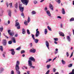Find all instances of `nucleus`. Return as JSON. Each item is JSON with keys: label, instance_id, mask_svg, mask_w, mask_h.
<instances>
[{"label": "nucleus", "instance_id": "nucleus-1", "mask_svg": "<svg viewBox=\"0 0 74 74\" xmlns=\"http://www.w3.org/2000/svg\"><path fill=\"white\" fill-rule=\"evenodd\" d=\"M28 62V65L29 66L30 68H32V69H35V66L32 65V61L33 62H35V59L34 57H30L29 59Z\"/></svg>", "mask_w": 74, "mask_h": 74}, {"label": "nucleus", "instance_id": "nucleus-2", "mask_svg": "<svg viewBox=\"0 0 74 74\" xmlns=\"http://www.w3.org/2000/svg\"><path fill=\"white\" fill-rule=\"evenodd\" d=\"M19 64H20L19 61H17L16 64L15 69L16 72L17 74H21V72H20V71H19Z\"/></svg>", "mask_w": 74, "mask_h": 74}, {"label": "nucleus", "instance_id": "nucleus-3", "mask_svg": "<svg viewBox=\"0 0 74 74\" xmlns=\"http://www.w3.org/2000/svg\"><path fill=\"white\" fill-rule=\"evenodd\" d=\"M22 3L25 5H27L29 3V0H21Z\"/></svg>", "mask_w": 74, "mask_h": 74}, {"label": "nucleus", "instance_id": "nucleus-4", "mask_svg": "<svg viewBox=\"0 0 74 74\" xmlns=\"http://www.w3.org/2000/svg\"><path fill=\"white\" fill-rule=\"evenodd\" d=\"M15 26L17 27V29H21V25H20L19 23V22H16L15 25Z\"/></svg>", "mask_w": 74, "mask_h": 74}, {"label": "nucleus", "instance_id": "nucleus-5", "mask_svg": "<svg viewBox=\"0 0 74 74\" xmlns=\"http://www.w3.org/2000/svg\"><path fill=\"white\" fill-rule=\"evenodd\" d=\"M11 30L9 29L8 31V33L9 35H10V36H14V32L11 33Z\"/></svg>", "mask_w": 74, "mask_h": 74}, {"label": "nucleus", "instance_id": "nucleus-6", "mask_svg": "<svg viewBox=\"0 0 74 74\" xmlns=\"http://www.w3.org/2000/svg\"><path fill=\"white\" fill-rule=\"evenodd\" d=\"M45 44L47 47L48 48V49L49 50V42L48 41H46Z\"/></svg>", "mask_w": 74, "mask_h": 74}, {"label": "nucleus", "instance_id": "nucleus-7", "mask_svg": "<svg viewBox=\"0 0 74 74\" xmlns=\"http://www.w3.org/2000/svg\"><path fill=\"white\" fill-rule=\"evenodd\" d=\"M46 12L49 16H51V13L50 12L49 10H48Z\"/></svg>", "mask_w": 74, "mask_h": 74}, {"label": "nucleus", "instance_id": "nucleus-8", "mask_svg": "<svg viewBox=\"0 0 74 74\" xmlns=\"http://www.w3.org/2000/svg\"><path fill=\"white\" fill-rule=\"evenodd\" d=\"M3 45H4V46L7 45V40H3Z\"/></svg>", "mask_w": 74, "mask_h": 74}, {"label": "nucleus", "instance_id": "nucleus-9", "mask_svg": "<svg viewBox=\"0 0 74 74\" xmlns=\"http://www.w3.org/2000/svg\"><path fill=\"white\" fill-rule=\"evenodd\" d=\"M49 7L50 9H51V10L53 11V6L51 4H49Z\"/></svg>", "mask_w": 74, "mask_h": 74}, {"label": "nucleus", "instance_id": "nucleus-10", "mask_svg": "<svg viewBox=\"0 0 74 74\" xmlns=\"http://www.w3.org/2000/svg\"><path fill=\"white\" fill-rule=\"evenodd\" d=\"M8 15L10 17L11 16V10H8Z\"/></svg>", "mask_w": 74, "mask_h": 74}, {"label": "nucleus", "instance_id": "nucleus-11", "mask_svg": "<svg viewBox=\"0 0 74 74\" xmlns=\"http://www.w3.org/2000/svg\"><path fill=\"white\" fill-rule=\"evenodd\" d=\"M36 51V49L32 48L30 49V52H33V53H35Z\"/></svg>", "mask_w": 74, "mask_h": 74}, {"label": "nucleus", "instance_id": "nucleus-12", "mask_svg": "<svg viewBox=\"0 0 74 74\" xmlns=\"http://www.w3.org/2000/svg\"><path fill=\"white\" fill-rule=\"evenodd\" d=\"M40 32L38 31L36 32V34L35 35V36L36 37H37L39 36L40 35Z\"/></svg>", "mask_w": 74, "mask_h": 74}, {"label": "nucleus", "instance_id": "nucleus-13", "mask_svg": "<svg viewBox=\"0 0 74 74\" xmlns=\"http://www.w3.org/2000/svg\"><path fill=\"white\" fill-rule=\"evenodd\" d=\"M21 12H23V11H24V7H20V8H19Z\"/></svg>", "mask_w": 74, "mask_h": 74}, {"label": "nucleus", "instance_id": "nucleus-14", "mask_svg": "<svg viewBox=\"0 0 74 74\" xmlns=\"http://www.w3.org/2000/svg\"><path fill=\"white\" fill-rule=\"evenodd\" d=\"M12 40L14 43H15L16 42V39L15 37H12Z\"/></svg>", "mask_w": 74, "mask_h": 74}, {"label": "nucleus", "instance_id": "nucleus-15", "mask_svg": "<svg viewBox=\"0 0 74 74\" xmlns=\"http://www.w3.org/2000/svg\"><path fill=\"white\" fill-rule=\"evenodd\" d=\"M59 34L61 36H62V37H64V34L62 32H59Z\"/></svg>", "mask_w": 74, "mask_h": 74}, {"label": "nucleus", "instance_id": "nucleus-16", "mask_svg": "<svg viewBox=\"0 0 74 74\" xmlns=\"http://www.w3.org/2000/svg\"><path fill=\"white\" fill-rule=\"evenodd\" d=\"M67 39L68 41L69 42H70L71 41V38H70V37L69 36H67Z\"/></svg>", "mask_w": 74, "mask_h": 74}, {"label": "nucleus", "instance_id": "nucleus-17", "mask_svg": "<svg viewBox=\"0 0 74 74\" xmlns=\"http://www.w3.org/2000/svg\"><path fill=\"white\" fill-rule=\"evenodd\" d=\"M4 12V10H1L0 12V16H2L3 15V13Z\"/></svg>", "mask_w": 74, "mask_h": 74}, {"label": "nucleus", "instance_id": "nucleus-18", "mask_svg": "<svg viewBox=\"0 0 74 74\" xmlns=\"http://www.w3.org/2000/svg\"><path fill=\"white\" fill-rule=\"evenodd\" d=\"M14 6L15 8H16V9H17L18 7V3H16L14 4Z\"/></svg>", "mask_w": 74, "mask_h": 74}, {"label": "nucleus", "instance_id": "nucleus-19", "mask_svg": "<svg viewBox=\"0 0 74 74\" xmlns=\"http://www.w3.org/2000/svg\"><path fill=\"white\" fill-rule=\"evenodd\" d=\"M22 33L23 34H25L26 33V31H25V29H22Z\"/></svg>", "mask_w": 74, "mask_h": 74}, {"label": "nucleus", "instance_id": "nucleus-20", "mask_svg": "<svg viewBox=\"0 0 74 74\" xmlns=\"http://www.w3.org/2000/svg\"><path fill=\"white\" fill-rule=\"evenodd\" d=\"M4 71V69L3 68H0V73H1L3 71Z\"/></svg>", "mask_w": 74, "mask_h": 74}, {"label": "nucleus", "instance_id": "nucleus-21", "mask_svg": "<svg viewBox=\"0 0 74 74\" xmlns=\"http://www.w3.org/2000/svg\"><path fill=\"white\" fill-rule=\"evenodd\" d=\"M24 24H25V25H26V26L27 25H28V22H27V21L26 20H25L24 21Z\"/></svg>", "mask_w": 74, "mask_h": 74}, {"label": "nucleus", "instance_id": "nucleus-22", "mask_svg": "<svg viewBox=\"0 0 74 74\" xmlns=\"http://www.w3.org/2000/svg\"><path fill=\"white\" fill-rule=\"evenodd\" d=\"M62 14H65V10H64V9L63 8H62Z\"/></svg>", "mask_w": 74, "mask_h": 74}, {"label": "nucleus", "instance_id": "nucleus-23", "mask_svg": "<svg viewBox=\"0 0 74 74\" xmlns=\"http://www.w3.org/2000/svg\"><path fill=\"white\" fill-rule=\"evenodd\" d=\"M72 66H73V64H70L68 65V67L70 68V67H72Z\"/></svg>", "mask_w": 74, "mask_h": 74}, {"label": "nucleus", "instance_id": "nucleus-24", "mask_svg": "<svg viewBox=\"0 0 74 74\" xmlns=\"http://www.w3.org/2000/svg\"><path fill=\"white\" fill-rule=\"evenodd\" d=\"M38 39H36L35 40H34V41L35 43H36V44H37V43H38Z\"/></svg>", "mask_w": 74, "mask_h": 74}, {"label": "nucleus", "instance_id": "nucleus-25", "mask_svg": "<svg viewBox=\"0 0 74 74\" xmlns=\"http://www.w3.org/2000/svg\"><path fill=\"white\" fill-rule=\"evenodd\" d=\"M48 33V30L47 29H45V34H47Z\"/></svg>", "mask_w": 74, "mask_h": 74}, {"label": "nucleus", "instance_id": "nucleus-26", "mask_svg": "<svg viewBox=\"0 0 74 74\" xmlns=\"http://www.w3.org/2000/svg\"><path fill=\"white\" fill-rule=\"evenodd\" d=\"M27 22L28 23H29L30 22V17L28 16V19H27Z\"/></svg>", "mask_w": 74, "mask_h": 74}, {"label": "nucleus", "instance_id": "nucleus-27", "mask_svg": "<svg viewBox=\"0 0 74 74\" xmlns=\"http://www.w3.org/2000/svg\"><path fill=\"white\" fill-rule=\"evenodd\" d=\"M56 51L55 52V54H56L58 53V49H55Z\"/></svg>", "mask_w": 74, "mask_h": 74}, {"label": "nucleus", "instance_id": "nucleus-28", "mask_svg": "<svg viewBox=\"0 0 74 74\" xmlns=\"http://www.w3.org/2000/svg\"><path fill=\"white\" fill-rule=\"evenodd\" d=\"M51 66L50 64H48L47 65V69H49L50 67H51Z\"/></svg>", "mask_w": 74, "mask_h": 74}, {"label": "nucleus", "instance_id": "nucleus-29", "mask_svg": "<svg viewBox=\"0 0 74 74\" xmlns=\"http://www.w3.org/2000/svg\"><path fill=\"white\" fill-rule=\"evenodd\" d=\"M56 2L58 3V4H60V3H61V0H57L56 1Z\"/></svg>", "mask_w": 74, "mask_h": 74}, {"label": "nucleus", "instance_id": "nucleus-30", "mask_svg": "<svg viewBox=\"0 0 74 74\" xmlns=\"http://www.w3.org/2000/svg\"><path fill=\"white\" fill-rule=\"evenodd\" d=\"M47 28L49 30V31H52V29H51V28L49 27V26H47Z\"/></svg>", "mask_w": 74, "mask_h": 74}, {"label": "nucleus", "instance_id": "nucleus-31", "mask_svg": "<svg viewBox=\"0 0 74 74\" xmlns=\"http://www.w3.org/2000/svg\"><path fill=\"white\" fill-rule=\"evenodd\" d=\"M32 15H34L36 14V12H35L34 11H33L32 12Z\"/></svg>", "mask_w": 74, "mask_h": 74}, {"label": "nucleus", "instance_id": "nucleus-32", "mask_svg": "<svg viewBox=\"0 0 74 74\" xmlns=\"http://www.w3.org/2000/svg\"><path fill=\"white\" fill-rule=\"evenodd\" d=\"M9 5H10V8L12 7V3H10Z\"/></svg>", "mask_w": 74, "mask_h": 74}, {"label": "nucleus", "instance_id": "nucleus-33", "mask_svg": "<svg viewBox=\"0 0 74 74\" xmlns=\"http://www.w3.org/2000/svg\"><path fill=\"white\" fill-rule=\"evenodd\" d=\"M21 16H23V18H25V16H24V14H23V12H22L21 14Z\"/></svg>", "mask_w": 74, "mask_h": 74}, {"label": "nucleus", "instance_id": "nucleus-34", "mask_svg": "<svg viewBox=\"0 0 74 74\" xmlns=\"http://www.w3.org/2000/svg\"><path fill=\"white\" fill-rule=\"evenodd\" d=\"M62 62L63 64H66V62L63 60H62Z\"/></svg>", "mask_w": 74, "mask_h": 74}, {"label": "nucleus", "instance_id": "nucleus-35", "mask_svg": "<svg viewBox=\"0 0 74 74\" xmlns=\"http://www.w3.org/2000/svg\"><path fill=\"white\" fill-rule=\"evenodd\" d=\"M44 10L45 11V12H47L48 11V8H47V7H46L44 9Z\"/></svg>", "mask_w": 74, "mask_h": 74}, {"label": "nucleus", "instance_id": "nucleus-36", "mask_svg": "<svg viewBox=\"0 0 74 74\" xmlns=\"http://www.w3.org/2000/svg\"><path fill=\"white\" fill-rule=\"evenodd\" d=\"M70 22H71V21H74V18H71L70 20Z\"/></svg>", "mask_w": 74, "mask_h": 74}, {"label": "nucleus", "instance_id": "nucleus-37", "mask_svg": "<svg viewBox=\"0 0 74 74\" xmlns=\"http://www.w3.org/2000/svg\"><path fill=\"white\" fill-rule=\"evenodd\" d=\"M21 47H19L16 48V50H17V51H19L21 49Z\"/></svg>", "mask_w": 74, "mask_h": 74}, {"label": "nucleus", "instance_id": "nucleus-38", "mask_svg": "<svg viewBox=\"0 0 74 74\" xmlns=\"http://www.w3.org/2000/svg\"><path fill=\"white\" fill-rule=\"evenodd\" d=\"M12 41H11V40H10L8 41V44H12Z\"/></svg>", "mask_w": 74, "mask_h": 74}, {"label": "nucleus", "instance_id": "nucleus-39", "mask_svg": "<svg viewBox=\"0 0 74 74\" xmlns=\"http://www.w3.org/2000/svg\"><path fill=\"white\" fill-rule=\"evenodd\" d=\"M27 34H30V31H29V30L27 29Z\"/></svg>", "mask_w": 74, "mask_h": 74}, {"label": "nucleus", "instance_id": "nucleus-40", "mask_svg": "<svg viewBox=\"0 0 74 74\" xmlns=\"http://www.w3.org/2000/svg\"><path fill=\"white\" fill-rule=\"evenodd\" d=\"M15 51H12L11 52V54L12 55H15Z\"/></svg>", "mask_w": 74, "mask_h": 74}, {"label": "nucleus", "instance_id": "nucleus-41", "mask_svg": "<svg viewBox=\"0 0 74 74\" xmlns=\"http://www.w3.org/2000/svg\"><path fill=\"white\" fill-rule=\"evenodd\" d=\"M21 53L22 54V53H25V50H22L21 51Z\"/></svg>", "mask_w": 74, "mask_h": 74}, {"label": "nucleus", "instance_id": "nucleus-42", "mask_svg": "<svg viewBox=\"0 0 74 74\" xmlns=\"http://www.w3.org/2000/svg\"><path fill=\"white\" fill-rule=\"evenodd\" d=\"M0 49L1 51H3V47H2L1 46H0Z\"/></svg>", "mask_w": 74, "mask_h": 74}, {"label": "nucleus", "instance_id": "nucleus-43", "mask_svg": "<svg viewBox=\"0 0 74 74\" xmlns=\"http://www.w3.org/2000/svg\"><path fill=\"white\" fill-rule=\"evenodd\" d=\"M52 60V59H49L47 60V61L46 62V63H48V62H49L50 61H51Z\"/></svg>", "mask_w": 74, "mask_h": 74}, {"label": "nucleus", "instance_id": "nucleus-44", "mask_svg": "<svg viewBox=\"0 0 74 74\" xmlns=\"http://www.w3.org/2000/svg\"><path fill=\"white\" fill-rule=\"evenodd\" d=\"M50 72V71L49 70H48L47 71L46 73L45 74H49Z\"/></svg>", "mask_w": 74, "mask_h": 74}, {"label": "nucleus", "instance_id": "nucleus-45", "mask_svg": "<svg viewBox=\"0 0 74 74\" xmlns=\"http://www.w3.org/2000/svg\"><path fill=\"white\" fill-rule=\"evenodd\" d=\"M54 40H55V41H57L58 40V38H54Z\"/></svg>", "mask_w": 74, "mask_h": 74}, {"label": "nucleus", "instance_id": "nucleus-46", "mask_svg": "<svg viewBox=\"0 0 74 74\" xmlns=\"http://www.w3.org/2000/svg\"><path fill=\"white\" fill-rule=\"evenodd\" d=\"M3 27L0 28V31L1 32H3Z\"/></svg>", "mask_w": 74, "mask_h": 74}, {"label": "nucleus", "instance_id": "nucleus-47", "mask_svg": "<svg viewBox=\"0 0 74 74\" xmlns=\"http://www.w3.org/2000/svg\"><path fill=\"white\" fill-rule=\"evenodd\" d=\"M14 49H11L10 50H9V51H11V52H14Z\"/></svg>", "mask_w": 74, "mask_h": 74}, {"label": "nucleus", "instance_id": "nucleus-48", "mask_svg": "<svg viewBox=\"0 0 74 74\" xmlns=\"http://www.w3.org/2000/svg\"><path fill=\"white\" fill-rule=\"evenodd\" d=\"M29 46H30V47H32L33 46V43H31L29 44Z\"/></svg>", "mask_w": 74, "mask_h": 74}, {"label": "nucleus", "instance_id": "nucleus-49", "mask_svg": "<svg viewBox=\"0 0 74 74\" xmlns=\"http://www.w3.org/2000/svg\"><path fill=\"white\" fill-rule=\"evenodd\" d=\"M11 74H14V71L13 70H12L11 72Z\"/></svg>", "mask_w": 74, "mask_h": 74}, {"label": "nucleus", "instance_id": "nucleus-50", "mask_svg": "<svg viewBox=\"0 0 74 74\" xmlns=\"http://www.w3.org/2000/svg\"><path fill=\"white\" fill-rule=\"evenodd\" d=\"M6 4L7 5V7H8V6L9 5L8 4V3L6 2Z\"/></svg>", "mask_w": 74, "mask_h": 74}, {"label": "nucleus", "instance_id": "nucleus-51", "mask_svg": "<svg viewBox=\"0 0 74 74\" xmlns=\"http://www.w3.org/2000/svg\"><path fill=\"white\" fill-rule=\"evenodd\" d=\"M66 55H67V57H68L69 56V52H67L66 53Z\"/></svg>", "mask_w": 74, "mask_h": 74}, {"label": "nucleus", "instance_id": "nucleus-52", "mask_svg": "<svg viewBox=\"0 0 74 74\" xmlns=\"http://www.w3.org/2000/svg\"><path fill=\"white\" fill-rule=\"evenodd\" d=\"M73 52H72L71 53V56L70 57V58H71V57H72V56H73Z\"/></svg>", "mask_w": 74, "mask_h": 74}, {"label": "nucleus", "instance_id": "nucleus-53", "mask_svg": "<svg viewBox=\"0 0 74 74\" xmlns=\"http://www.w3.org/2000/svg\"><path fill=\"white\" fill-rule=\"evenodd\" d=\"M56 69H55V68L53 69V72H54V73L56 72Z\"/></svg>", "mask_w": 74, "mask_h": 74}, {"label": "nucleus", "instance_id": "nucleus-54", "mask_svg": "<svg viewBox=\"0 0 74 74\" xmlns=\"http://www.w3.org/2000/svg\"><path fill=\"white\" fill-rule=\"evenodd\" d=\"M34 4H36V3H37V1H36V0L34 1Z\"/></svg>", "mask_w": 74, "mask_h": 74}, {"label": "nucleus", "instance_id": "nucleus-55", "mask_svg": "<svg viewBox=\"0 0 74 74\" xmlns=\"http://www.w3.org/2000/svg\"><path fill=\"white\" fill-rule=\"evenodd\" d=\"M18 34H16L14 36L15 37H18Z\"/></svg>", "mask_w": 74, "mask_h": 74}, {"label": "nucleus", "instance_id": "nucleus-56", "mask_svg": "<svg viewBox=\"0 0 74 74\" xmlns=\"http://www.w3.org/2000/svg\"><path fill=\"white\" fill-rule=\"evenodd\" d=\"M72 73L74 74V69H73L72 70V72H71Z\"/></svg>", "mask_w": 74, "mask_h": 74}, {"label": "nucleus", "instance_id": "nucleus-57", "mask_svg": "<svg viewBox=\"0 0 74 74\" xmlns=\"http://www.w3.org/2000/svg\"><path fill=\"white\" fill-rule=\"evenodd\" d=\"M57 18H59V19H61V18H62L60 16H58L57 17Z\"/></svg>", "mask_w": 74, "mask_h": 74}, {"label": "nucleus", "instance_id": "nucleus-58", "mask_svg": "<svg viewBox=\"0 0 74 74\" xmlns=\"http://www.w3.org/2000/svg\"><path fill=\"white\" fill-rule=\"evenodd\" d=\"M19 8H20V7H22V5L21 4H20L19 5Z\"/></svg>", "mask_w": 74, "mask_h": 74}, {"label": "nucleus", "instance_id": "nucleus-59", "mask_svg": "<svg viewBox=\"0 0 74 74\" xmlns=\"http://www.w3.org/2000/svg\"><path fill=\"white\" fill-rule=\"evenodd\" d=\"M45 1V0H41L40 2V3H42V2H43V1Z\"/></svg>", "mask_w": 74, "mask_h": 74}, {"label": "nucleus", "instance_id": "nucleus-60", "mask_svg": "<svg viewBox=\"0 0 74 74\" xmlns=\"http://www.w3.org/2000/svg\"><path fill=\"white\" fill-rule=\"evenodd\" d=\"M27 74H30V71H27Z\"/></svg>", "mask_w": 74, "mask_h": 74}, {"label": "nucleus", "instance_id": "nucleus-61", "mask_svg": "<svg viewBox=\"0 0 74 74\" xmlns=\"http://www.w3.org/2000/svg\"><path fill=\"white\" fill-rule=\"evenodd\" d=\"M32 38L34 37V35L33 34H32Z\"/></svg>", "mask_w": 74, "mask_h": 74}, {"label": "nucleus", "instance_id": "nucleus-62", "mask_svg": "<svg viewBox=\"0 0 74 74\" xmlns=\"http://www.w3.org/2000/svg\"><path fill=\"white\" fill-rule=\"evenodd\" d=\"M56 58H57V57H56V58H54L53 60V61H54V60H55L56 59Z\"/></svg>", "mask_w": 74, "mask_h": 74}, {"label": "nucleus", "instance_id": "nucleus-63", "mask_svg": "<svg viewBox=\"0 0 74 74\" xmlns=\"http://www.w3.org/2000/svg\"><path fill=\"white\" fill-rule=\"evenodd\" d=\"M8 24H10V20H8Z\"/></svg>", "mask_w": 74, "mask_h": 74}, {"label": "nucleus", "instance_id": "nucleus-64", "mask_svg": "<svg viewBox=\"0 0 74 74\" xmlns=\"http://www.w3.org/2000/svg\"><path fill=\"white\" fill-rule=\"evenodd\" d=\"M25 67V66H24L23 67H22V69H23V70H24V69Z\"/></svg>", "mask_w": 74, "mask_h": 74}]
</instances>
